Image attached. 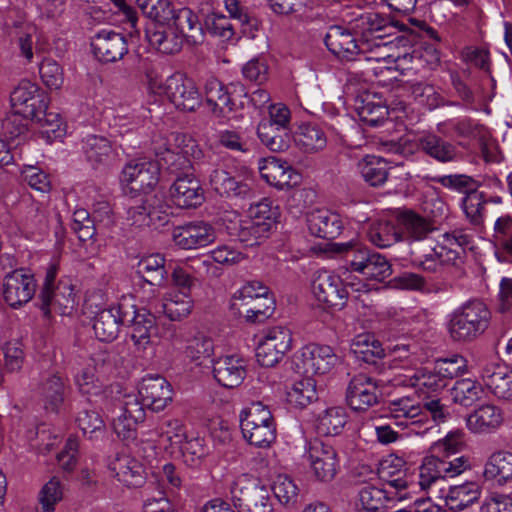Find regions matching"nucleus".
Here are the masks:
<instances>
[{"mask_svg":"<svg viewBox=\"0 0 512 512\" xmlns=\"http://www.w3.org/2000/svg\"><path fill=\"white\" fill-rule=\"evenodd\" d=\"M10 104L14 115L7 117L3 126L14 137L22 134L26 127L20 124L16 127L15 131L9 130L8 126L14 121L13 118L21 116L26 120L38 119L48 109L49 98L38 84L23 79L12 89Z\"/></svg>","mask_w":512,"mask_h":512,"instance_id":"nucleus-1","label":"nucleus"},{"mask_svg":"<svg viewBox=\"0 0 512 512\" xmlns=\"http://www.w3.org/2000/svg\"><path fill=\"white\" fill-rule=\"evenodd\" d=\"M166 162L172 160L175 170H179L176 179L169 189L172 202L180 208H196L204 200V190L194 175V167L185 155L175 154L167 150Z\"/></svg>","mask_w":512,"mask_h":512,"instance_id":"nucleus-2","label":"nucleus"},{"mask_svg":"<svg viewBox=\"0 0 512 512\" xmlns=\"http://www.w3.org/2000/svg\"><path fill=\"white\" fill-rule=\"evenodd\" d=\"M491 313L480 300H471L451 315L448 331L454 341L470 342L482 335L489 326Z\"/></svg>","mask_w":512,"mask_h":512,"instance_id":"nucleus-3","label":"nucleus"},{"mask_svg":"<svg viewBox=\"0 0 512 512\" xmlns=\"http://www.w3.org/2000/svg\"><path fill=\"white\" fill-rule=\"evenodd\" d=\"M229 491L237 512H273L269 488L251 474L237 476Z\"/></svg>","mask_w":512,"mask_h":512,"instance_id":"nucleus-4","label":"nucleus"},{"mask_svg":"<svg viewBox=\"0 0 512 512\" xmlns=\"http://www.w3.org/2000/svg\"><path fill=\"white\" fill-rule=\"evenodd\" d=\"M243 437L255 447H268L276 439L273 416L261 402H254L240 414Z\"/></svg>","mask_w":512,"mask_h":512,"instance_id":"nucleus-5","label":"nucleus"},{"mask_svg":"<svg viewBox=\"0 0 512 512\" xmlns=\"http://www.w3.org/2000/svg\"><path fill=\"white\" fill-rule=\"evenodd\" d=\"M159 165L147 159H134L126 163L120 174V184L132 196L150 193L158 184Z\"/></svg>","mask_w":512,"mask_h":512,"instance_id":"nucleus-6","label":"nucleus"},{"mask_svg":"<svg viewBox=\"0 0 512 512\" xmlns=\"http://www.w3.org/2000/svg\"><path fill=\"white\" fill-rule=\"evenodd\" d=\"M354 29L360 34L361 41L370 42L369 53L373 55L367 56V60L381 61L390 57L384 51L388 47L384 38L387 30L391 29L386 17L374 12L363 13L355 19Z\"/></svg>","mask_w":512,"mask_h":512,"instance_id":"nucleus-7","label":"nucleus"},{"mask_svg":"<svg viewBox=\"0 0 512 512\" xmlns=\"http://www.w3.org/2000/svg\"><path fill=\"white\" fill-rule=\"evenodd\" d=\"M126 325H130V339L135 351L144 352L150 345L151 339L157 334L156 317L146 308H137L134 299L122 307Z\"/></svg>","mask_w":512,"mask_h":512,"instance_id":"nucleus-8","label":"nucleus"},{"mask_svg":"<svg viewBox=\"0 0 512 512\" xmlns=\"http://www.w3.org/2000/svg\"><path fill=\"white\" fill-rule=\"evenodd\" d=\"M470 468L469 458L458 456L453 459L426 456L419 467V485L425 489L430 487L438 479L453 478Z\"/></svg>","mask_w":512,"mask_h":512,"instance_id":"nucleus-9","label":"nucleus"},{"mask_svg":"<svg viewBox=\"0 0 512 512\" xmlns=\"http://www.w3.org/2000/svg\"><path fill=\"white\" fill-rule=\"evenodd\" d=\"M311 288L315 299L325 307L341 310L347 304L349 293L340 275L318 271Z\"/></svg>","mask_w":512,"mask_h":512,"instance_id":"nucleus-10","label":"nucleus"},{"mask_svg":"<svg viewBox=\"0 0 512 512\" xmlns=\"http://www.w3.org/2000/svg\"><path fill=\"white\" fill-rule=\"evenodd\" d=\"M292 333L284 326H275L264 331L258 342L256 358L263 367L276 365L291 348Z\"/></svg>","mask_w":512,"mask_h":512,"instance_id":"nucleus-11","label":"nucleus"},{"mask_svg":"<svg viewBox=\"0 0 512 512\" xmlns=\"http://www.w3.org/2000/svg\"><path fill=\"white\" fill-rule=\"evenodd\" d=\"M437 230L435 226H370L369 240L380 248H387L397 242L420 241Z\"/></svg>","mask_w":512,"mask_h":512,"instance_id":"nucleus-12","label":"nucleus"},{"mask_svg":"<svg viewBox=\"0 0 512 512\" xmlns=\"http://www.w3.org/2000/svg\"><path fill=\"white\" fill-rule=\"evenodd\" d=\"M304 457L318 480L328 482L334 479L339 468V460L333 446L313 439L307 443Z\"/></svg>","mask_w":512,"mask_h":512,"instance_id":"nucleus-13","label":"nucleus"},{"mask_svg":"<svg viewBox=\"0 0 512 512\" xmlns=\"http://www.w3.org/2000/svg\"><path fill=\"white\" fill-rule=\"evenodd\" d=\"M380 384L364 373L354 375L346 388L345 400L354 411H366L379 403Z\"/></svg>","mask_w":512,"mask_h":512,"instance_id":"nucleus-14","label":"nucleus"},{"mask_svg":"<svg viewBox=\"0 0 512 512\" xmlns=\"http://www.w3.org/2000/svg\"><path fill=\"white\" fill-rule=\"evenodd\" d=\"M165 96L177 109L194 111L201 104V94L195 81L187 75L176 72L165 80Z\"/></svg>","mask_w":512,"mask_h":512,"instance_id":"nucleus-15","label":"nucleus"},{"mask_svg":"<svg viewBox=\"0 0 512 512\" xmlns=\"http://www.w3.org/2000/svg\"><path fill=\"white\" fill-rule=\"evenodd\" d=\"M324 41L329 51L342 60L354 61L359 55L369 53L370 42L357 40L348 29L341 26L330 27Z\"/></svg>","mask_w":512,"mask_h":512,"instance_id":"nucleus-16","label":"nucleus"},{"mask_svg":"<svg viewBox=\"0 0 512 512\" xmlns=\"http://www.w3.org/2000/svg\"><path fill=\"white\" fill-rule=\"evenodd\" d=\"M204 173L207 175L211 189L223 198L245 199L250 197L252 193L247 182L235 176L223 166L209 167Z\"/></svg>","mask_w":512,"mask_h":512,"instance_id":"nucleus-17","label":"nucleus"},{"mask_svg":"<svg viewBox=\"0 0 512 512\" xmlns=\"http://www.w3.org/2000/svg\"><path fill=\"white\" fill-rule=\"evenodd\" d=\"M1 290L4 301L16 309L32 299L36 291V281L33 275L16 269L4 277Z\"/></svg>","mask_w":512,"mask_h":512,"instance_id":"nucleus-18","label":"nucleus"},{"mask_svg":"<svg viewBox=\"0 0 512 512\" xmlns=\"http://www.w3.org/2000/svg\"><path fill=\"white\" fill-rule=\"evenodd\" d=\"M138 394L146 407L154 412L163 411L173 400L171 384L160 375L145 376L139 385Z\"/></svg>","mask_w":512,"mask_h":512,"instance_id":"nucleus-19","label":"nucleus"},{"mask_svg":"<svg viewBox=\"0 0 512 512\" xmlns=\"http://www.w3.org/2000/svg\"><path fill=\"white\" fill-rule=\"evenodd\" d=\"M131 296H123L117 305L99 311L93 320V330L98 340L112 342L118 337L121 325H126L122 307L130 303Z\"/></svg>","mask_w":512,"mask_h":512,"instance_id":"nucleus-20","label":"nucleus"},{"mask_svg":"<svg viewBox=\"0 0 512 512\" xmlns=\"http://www.w3.org/2000/svg\"><path fill=\"white\" fill-rule=\"evenodd\" d=\"M386 417L397 427L407 428L410 425H422L426 412L417 398L403 396L388 402Z\"/></svg>","mask_w":512,"mask_h":512,"instance_id":"nucleus-21","label":"nucleus"},{"mask_svg":"<svg viewBox=\"0 0 512 512\" xmlns=\"http://www.w3.org/2000/svg\"><path fill=\"white\" fill-rule=\"evenodd\" d=\"M94 56L103 63L119 61L128 52L125 37L112 30L103 29L91 40Z\"/></svg>","mask_w":512,"mask_h":512,"instance_id":"nucleus-22","label":"nucleus"},{"mask_svg":"<svg viewBox=\"0 0 512 512\" xmlns=\"http://www.w3.org/2000/svg\"><path fill=\"white\" fill-rule=\"evenodd\" d=\"M301 362L305 374L323 375L337 364L338 356L329 345L310 343L301 349Z\"/></svg>","mask_w":512,"mask_h":512,"instance_id":"nucleus-23","label":"nucleus"},{"mask_svg":"<svg viewBox=\"0 0 512 512\" xmlns=\"http://www.w3.org/2000/svg\"><path fill=\"white\" fill-rule=\"evenodd\" d=\"M351 352L365 363L371 364L379 374H384L390 365L383 361L385 351L374 335L363 333L357 335L351 343Z\"/></svg>","mask_w":512,"mask_h":512,"instance_id":"nucleus-24","label":"nucleus"},{"mask_svg":"<svg viewBox=\"0 0 512 512\" xmlns=\"http://www.w3.org/2000/svg\"><path fill=\"white\" fill-rule=\"evenodd\" d=\"M259 170L261 177L278 189L290 188L300 181V175L291 165L275 157L265 159Z\"/></svg>","mask_w":512,"mask_h":512,"instance_id":"nucleus-25","label":"nucleus"},{"mask_svg":"<svg viewBox=\"0 0 512 512\" xmlns=\"http://www.w3.org/2000/svg\"><path fill=\"white\" fill-rule=\"evenodd\" d=\"M213 376L221 386L235 388L245 379V361L235 355L221 356L213 361Z\"/></svg>","mask_w":512,"mask_h":512,"instance_id":"nucleus-26","label":"nucleus"},{"mask_svg":"<svg viewBox=\"0 0 512 512\" xmlns=\"http://www.w3.org/2000/svg\"><path fill=\"white\" fill-rule=\"evenodd\" d=\"M481 376L494 396L512 400V369L503 364L490 363L483 368Z\"/></svg>","mask_w":512,"mask_h":512,"instance_id":"nucleus-27","label":"nucleus"},{"mask_svg":"<svg viewBox=\"0 0 512 512\" xmlns=\"http://www.w3.org/2000/svg\"><path fill=\"white\" fill-rule=\"evenodd\" d=\"M146 38L151 46L164 54L179 52L184 40L167 22L150 23L146 28Z\"/></svg>","mask_w":512,"mask_h":512,"instance_id":"nucleus-28","label":"nucleus"},{"mask_svg":"<svg viewBox=\"0 0 512 512\" xmlns=\"http://www.w3.org/2000/svg\"><path fill=\"white\" fill-rule=\"evenodd\" d=\"M109 469L113 476L127 487H140L145 481L143 466L130 455H117L109 463Z\"/></svg>","mask_w":512,"mask_h":512,"instance_id":"nucleus-29","label":"nucleus"},{"mask_svg":"<svg viewBox=\"0 0 512 512\" xmlns=\"http://www.w3.org/2000/svg\"><path fill=\"white\" fill-rule=\"evenodd\" d=\"M502 422V410L492 404H483L466 417V426L472 433H490Z\"/></svg>","mask_w":512,"mask_h":512,"instance_id":"nucleus-30","label":"nucleus"},{"mask_svg":"<svg viewBox=\"0 0 512 512\" xmlns=\"http://www.w3.org/2000/svg\"><path fill=\"white\" fill-rule=\"evenodd\" d=\"M173 241L182 249L205 247L215 240L212 226H176L172 232Z\"/></svg>","mask_w":512,"mask_h":512,"instance_id":"nucleus-31","label":"nucleus"},{"mask_svg":"<svg viewBox=\"0 0 512 512\" xmlns=\"http://www.w3.org/2000/svg\"><path fill=\"white\" fill-rule=\"evenodd\" d=\"M73 286L68 281H59L56 287L50 290L47 301L40 300V309L49 317L52 310L62 315L70 314L75 305Z\"/></svg>","mask_w":512,"mask_h":512,"instance_id":"nucleus-32","label":"nucleus"},{"mask_svg":"<svg viewBox=\"0 0 512 512\" xmlns=\"http://www.w3.org/2000/svg\"><path fill=\"white\" fill-rule=\"evenodd\" d=\"M176 33L182 35V39L196 44L202 37V28L198 16L189 8L174 10L171 7V17L167 19Z\"/></svg>","mask_w":512,"mask_h":512,"instance_id":"nucleus-33","label":"nucleus"},{"mask_svg":"<svg viewBox=\"0 0 512 512\" xmlns=\"http://www.w3.org/2000/svg\"><path fill=\"white\" fill-rule=\"evenodd\" d=\"M419 149L439 163L457 160L458 150L454 144L436 134H425L418 138Z\"/></svg>","mask_w":512,"mask_h":512,"instance_id":"nucleus-34","label":"nucleus"},{"mask_svg":"<svg viewBox=\"0 0 512 512\" xmlns=\"http://www.w3.org/2000/svg\"><path fill=\"white\" fill-rule=\"evenodd\" d=\"M365 249L366 246L359 242L348 241L343 243L327 242L324 250L343 260L344 265L339 269L343 268L346 271L358 273Z\"/></svg>","mask_w":512,"mask_h":512,"instance_id":"nucleus-35","label":"nucleus"},{"mask_svg":"<svg viewBox=\"0 0 512 512\" xmlns=\"http://www.w3.org/2000/svg\"><path fill=\"white\" fill-rule=\"evenodd\" d=\"M298 148L305 153H316L327 145V136L323 129L316 124L303 123L294 134Z\"/></svg>","mask_w":512,"mask_h":512,"instance_id":"nucleus-36","label":"nucleus"},{"mask_svg":"<svg viewBox=\"0 0 512 512\" xmlns=\"http://www.w3.org/2000/svg\"><path fill=\"white\" fill-rule=\"evenodd\" d=\"M441 240L437 239L440 244V251L436 252L441 263L457 264L460 259L459 252L454 250L453 246L461 248L468 247L471 244V236L465 234L461 229H455L452 232H444L441 234Z\"/></svg>","mask_w":512,"mask_h":512,"instance_id":"nucleus-37","label":"nucleus"},{"mask_svg":"<svg viewBox=\"0 0 512 512\" xmlns=\"http://www.w3.org/2000/svg\"><path fill=\"white\" fill-rule=\"evenodd\" d=\"M82 142V151L94 167L107 164L114 154L112 143L104 136L87 135Z\"/></svg>","mask_w":512,"mask_h":512,"instance_id":"nucleus-38","label":"nucleus"},{"mask_svg":"<svg viewBox=\"0 0 512 512\" xmlns=\"http://www.w3.org/2000/svg\"><path fill=\"white\" fill-rule=\"evenodd\" d=\"M257 136L260 142L272 152L287 151L292 142L290 129L272 126L270 123H259Z\"/></svg>","mask_w":512,"mask_h":512,"instance_id":"nucleus-39","label":"nucleus"},{"mask_svg":"<svg viewBox=\"0 0 512 512\" xmlns=\"http://www.w3.org/2000/svg\"><path fill=\"white\" fill-rule=\"evenodd\" d=\"M66 385L57 374L47 376L39 387L40 396L46 410L58 412L64 402Z\"/></svg>","mask_w":512,"mask_h":512,"instance_id":"nucleus-40","label":"nucleus"},{"mask_svg":"<svg viewBox=\"0 0 512 512\" xmlns=\"http://www.w3.org/2000/svg\"><path fill=\"white\" fill-rule=\"evenodd\" d=\"M484 477L499 483L512 479V452L505 450L494 452L485 464Z\"/></svg>","mask_w":512,"mask_h":512,"instance_id":"nucleus-41","label":"nucleus"},{"mask_svg":"<svg viewBox=\"0 0 512 512\" xmlns=\"http://www.w3.org/2000/svg\"><path fill=\"white\" fill-rule=\"evenodd\" d=\"M347 418L346 410L343 407H329L317 417V432L324 436L339 435L347 423Z\"/></svg>","mask_w":512,"mask_h":512,"instance_id":"nucleus-42","label":"nucleus"},{"mask_svg":"<svg viewBox=\"0 0 512 512\" xmlns=\"http://www.w3.org/2000/svg\"><path fill=\"white\" fill-rule=\"evenodd\" d=\"M421 180L426 183L430 181L439 183L448 190L464 195L477 192L481 185L477 179L466 174H449L443 176L425 175L421 177Z\"/></svg>","mask_w":512,"mask_h":512,"instance_id":"nucleus-43","label":"nucleus"},{"mask_svg":"<svg viewBox=\"0 0 512 512\" xmlns=\"http://www.w3.org/2000/svg\"><path fill=\"white\" fill-rule=\"evenodd\" d=\"M480 489L476 483L453 486L449 489L446 497V506L453 511H462L478 501Z\"/></svg>","mask_w":512,"mask_h":512,"instance_id":"nucleus-44","label":"nucleus"},{"mask_svg":"<svg viewBox=\"0 0 512 512\" xmlns=\"http://www.w3.org/2000/svg\"><path fill=\"white\" fill-rule=\"evenodd\" d=\"M358 170L369 185L380 186L388 177V166L381 157L367 155L358 162Z\"/></svg>","mask_w":512,"mask_h":512,"instance_id":"nucleus-45","label":"nucleus"},{"mask_svg":"<svg viewBox=\"0 0 512 512\" xmlns=\"http://www.w3.org/2000/svg\"><path fill=\"white\" fill-rule=\"evenodd\" d=\"M193 307V300L186 292H173L164 298L162 312L172 321H179L187 317Z\"/></svg>","mask_w":512,"mask_h":512,"instance_id":"nucleus-46","label":"nucleus"},{"mask_svg":"<svg viewBox=\"0 0 512 512\" xmlns=\"http://www.w3.org/2000/svg\"><path fill=\"white\" fill-rule=\"evenodd\" d=\"M389 495L390 489L367 485L359 490L358 499L364 510L378 512L388 508L389 503L393 502Z\"/></svg>","mask_w":512,"mask_h":512,"instance_id":"nucleus-47","label":"nucleus"},{"mask_svg":"<svg viewBox=\"0 0 512 512\" xmlns=\"http://www.w3.org/2000/svg\"><path fill=\"white\" fill-rule=\"evenodd\" d=\"M286 399L293 407H306L317 399L314 381L310 378L296 381L287 391Z\"/></svg>","mask_w":512,"mask_h":512,"instance_id":"nucleus-48","label":"nucleus"},{"mask_svg":"<svg viewBox=\"0 0 512 512\" xmlns=\"http://www.w3.org/2000/svg\"><path fill=\"white\" fill-rule=\"evenodd\" d=\"M138 273L151 285H159L166 274L165 259L161 254L143 257L138 263Z\"/></svg>","mask_w":512,"mask_h":512,"instance_id":"nucleus-49","label":"nucleus"},{"mask_svg":"<svg viewBox=\"0 0 512 512\" xmlns=\"http://www.w3.org/2000/svg\"><path fill=\"white\" fill-rule=\"evenodd\" d=\"M482 394V386L471 379L457 380L451 389L453 401L465 407L471 406L478 401Z\"/></svg>","mask_w":512,"mask_h":512,"instance_id":"nucleus-50","label":"nucleus"},{"mask_svg":"<svg viewBox=\"0 0 512 512\" xmlns=\"http://www.w3.org/2000/svg\"><path fill=\"white\" fill-rule=\"evenodd\" d=\"M31 120L39 124L40 135L47 143L61 139L66 133V125L58 113L46 110L38 119Z\"/></svg>","mask_w":512,"mask_h":512,"instance_id":"nucleus-51","label":"nucleus"},{"mask_svg":"<svg viewBox=\"0 0 512 512\" xmlns=\"http://www.w3.org/2000/svg\"><path fill=\"white\" fill-rule=\"evenodd\" d=\"M478 125L470 118H454L437 124V131L448 137L470 138L476 134Z\"/></svg>","mask_w":512,"mask_h":512,"instance_id":"nucleus-52","label":"nucleus"},{"mask_svg":"<svg viewBox=\"0 0 512 512\" xmlns=\"http://www.w3.org/2000/svg\"><path fill=\"white\" fill-rule=\"evenodd\" d=\"M407 90L419 104L429 110L439 107L443 101L436 88L426 82H410L407 84Z\"/></svg>","mask_w":512,"mask_h":512,"instance_id":"nucleus-53","label":"nucleus"},{"mask_svg":"<svg viewBox=\"0 0 512 512\" xmlns=\"http://www.w3.org/2000/svg\"><path fill=\"white\" fill-rule=\"evenodd\" d=\"M272 226H227L228 233L246 247L258 245L269 236Z\"/></svg>","mask_w":512,"mask_h":512,"instance_id":"nucleus-54","label":"nucleus"},{"mask_svg":"<svg viewBox=\"0 0 512 512\" xmlns=\"http://www.w3.org/2000/svg\"><path fill=\"white\" fill-rule=\"evenodd\" d=\"M76 422L83 434L88 435L90 439H97L105 433V423L95 410L82 409L78 412Z\"/></svg>","mask_w":512,"mask_h":512,"instance_id":"nucleus-55","label":"nucleus"},{"mask_svg":"<svg viewBox=\"0 0 512 512\" xmlns=\"http://www.w3.org/2000/svg\"><path fill=\"white\" fill-rule=\"evenodd\" d=\"M65 487L56 476L52 477L39 492V503L42 512H53L57 503L64 497Z\"/></svg>","mask_w":512,"mask_h":512,"instance_id":"nucleus-56","label":"nucleus"},{"mask_svg":"<svg viewBox=\"0 0 512 512\" xmlns=\"http://www.w3.org/2000/svg\"><path fill=\"white\" fill-rule=\"evenodd\" d=\"M39 74L44 85L51 90H59L64 83L63 68L52 58H44L41 61Z\"/></svg>","mask_w":512,"mask_h":512,"instance_id":"nucleus-57","label":"nucleus"},{"mask_svg":"<svg viewBox=\"0 0 512 512\" xmlns=\"http://www.w3.org/2000/svg\"><path fill=\"white\" fill-rule=\"evenodd\" d=\"M213 351L214 344L212 339L203 334H199L189 340L185 354L191 361L200 365L204 359H208L212 356Z\"/></svg>","mask_w":512,"mask_h":512,"instance_id":"nucleus-58","label":"nucleus"},{"mask_svg":"<svg viewBox=\"0 0 512 512\" xmlns=\"http://www.w3.org/2000/svg\"><path fill=\"white\" fill-rule=\"evenodd\" d=\"M137 6L152 23L167 22L171 17L172 4L169 0H136Z\"/></svg>","mask_w":512,"mask_h":512,"instance_id":"nucleus-59","label":"nucleus"},{"mask_svg":"<svg viewBox=\"0 0 512 512\" xmlns=\"http://www.w3.org/2000/svg\"><path fill=\"white\" fill-rule=\"evenodd\" d=\"M357 110L361 121L371 127L381 125L388 117L386 106L369 100H363Z\"/></svg>","mask_w":512,"mask_h":512,"instance_id":"nucleus-60","label":"nucleus"},{"mask_svg":"<svg viewBox=\"0 0 512 512\" xmlns=\"http://www.w3.org/2000/svg\"><path fill=\"white\" fill-rule=\"evenodd\" d=\"M272 491L281 504L290 506L296 503L299 490L289 476L278 475L274 480Z\"/></svg>","mask_w":512,"mask_h":512,"instance_id":"nucleus-61","label":"nucleus"},{"mask_svg":"<svg viewBox=\"0 0 512 512\" xmlns=\"http://www.w3.org/2000/svg\"><path fill=\"white\" fill-rule=\"evenodd\" d=\"M438 374L441 375L444 382L448 379L456 378L462 375L467 369V360L461 355H453L448 358L438 359L435 361Z\"/></svg>","mask_w":512,"mask_h":512,"instance_id":"nucleus-62","label":"nucleus"},{"mask_svg":"<svg viewBox=\"0 0 512 512\" xmlns=\"http://www.w3.org/2000/svg\"><path fill=\"white\" fill-rule=\"evenodd\" d=\"M248 321L256 323L263 322L269 318L274 312V301L271 297H266L249 302L248 306H242Z\"/></svg>","mask_w":512,"mask_h":512,"instance_id":"nucleus-63","label":"nucleus"},{"mask_svg":"<svg viewBox=\"0 0 512 512\" xmlns=\"http://www.w3.org/2000/svg\"><path fill=\"white\" fill-rule=\"evenodd\" d=\"M248 216L255 221L254 224H267L266 221L278 223L280 213L278 206H274L271 200L265 198L249 207Z\"/></svg>","mask_w":512,"mask_h":512,"instance_id":"nucleus-64","label":"nucleus"}]
</instances>
